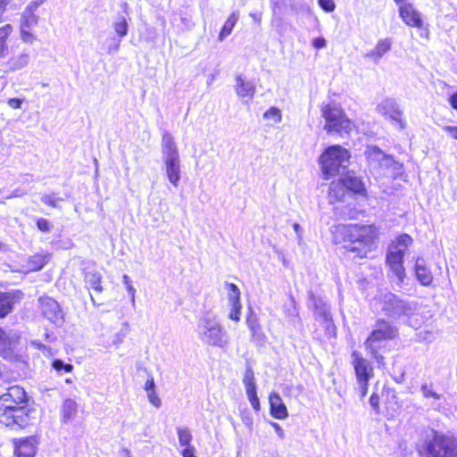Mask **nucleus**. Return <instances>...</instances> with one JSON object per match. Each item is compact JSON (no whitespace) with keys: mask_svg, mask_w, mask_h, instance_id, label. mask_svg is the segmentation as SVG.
Returning a JSON list of instances; mask_svg holds the SVG:
<instances>
[{"mask_svg":"<svg viewBox=\"0 0 457 457\" xmlns=\"http://www.w3.org/2000/svg\"><path fill=\"white\" fill-rule=\"evenodd\" d=\"M372 410L377 413L394 416L400 407L396 390L388 384H384L380 390L375 388L369 398Z\"/></svg>","mask_w":457,"mask_h":457,"instance_id":"obj_6","label":"nucleus"},{"mask_svg":"<svg viewBox=\"0 0 457 457\" xmlns=\"http://www.w3.org/2000/svg\"><path fill=\"white\" fill-rule=\"evenodd\" d=\"M320 6L326 12H333L336 4L333 0H318Z\"/></svg>","mask_w":457,"mask_h":457,"instance_id":"obj_42","label":"nucleus"},{"mask_svg":"<svg viewBox=\"0 0 457 457\" xmlns=\"http://www.w3.org/2000/svg\"><path fill=\"white\" fill-rule=\"evenodd\" d=\"M78 412V405L72 399H65L62 404L61 417L63 422L73 420Z\"/></svg>","mask_w":457,"mask_h":457,"instance_id":"obj_30","label":"nucleus"},{"mask_svg":"<svg viewBox=\"0 0 457 457\" xmlns=\"http://www.w3.org/2000/svg\"><path fill=\"white\" fill-rule=\"evenodd\" d=\"M346 189L343 185L341 178L331 182L328 189V197L330 202L336 203L343 201L345 196Z\"/></svg>","mask_w":457,"mask_h":457,"instance_id":"obj_28","label":"nucleus"},{"mask_svg":"<svg viewBox=\"0 0 457 457\" xmlns=\"http://www.w3.org/2000/svg\"><path fill=\"white\" fill-rule=\"evenodd\" d=\"M8 104L13 109H20L21 107L22 101L20 98H9L7 100Z\"/></svg>","mask_w":457,"mask_h":457,"instance_id":"obj_46","label":"nucleus"},{"mask_svg":"<svg viewBox=\"0 0 457 457\" xmlns=\"http://www.w3.org/2000/svg\"><path fill=\"white\" fill-rule=\"evenodd\" d=\"M299 227H300V226H299V224H297V223H295V224L294 225V228H295V230H297V229L299 228Z\"/></svg>","mask_w":457,"mask_h":457,"instance_id":"obj_54","label":"nucleus"},{"mask_svg":"<svg viewBox=\"0 0 457 457\" xmlns=\"http://www.w3.org/2000/svg\"><path fill=\"white\" fill-rule=\"evenodd\" d=\"M327 45V41L324 37H316V38H313L312 39V46L316 48V49H320V48H323L325 47Z\"/></svg>","mask_w":457,"mask_h":457,"instance_id":"obj_45","label":"nucleus"},{"mask_svg":"<svg viewBox=\"0 0 457 457\" xmlns=\"http://www.w3.org/2000/svg\"><path fill=\"white\" fill-rule=\"evenodd\" d=\"M398 11L399 16L406 26L417 29L423 27L422 14L412 4H402Z\"/></svg>","mask_w":457,"mask_h":457,"instance_id":"obj_15","label":"nucleus"},{"mask_svg":"<svg viewBox=\"0 0 457 457\" xmlns=\"http://www.w3.org/2000/svg\"><path fill=\"white\" fill-rule=\"evenodd\" d=\"M272 426L276 429V431H278V432L282 434L283 430H282L281 427L278 423H273Z\"/></svg>","mask_w":457,"mask_h":457,"instance_id":"obj_52","label":"nucleus"},{"mask_svg":"<svg viewBox=\"0 0 457 457\" xmlns=\"http://www.w3.org/2000/svg\"><path fill=\"white\" fill-rule=\"evenodd\" d=\"M12 339L10 337L4 329L0 327V349L4 350H10L12 345Z\"/></svg>","mask_w":457,"mask_h":457,"instance_id":"obj_38","label":"nucleus"},{"mask_svg":"<svg viewBox=\"0 0 457 457\" xmlns=\"http://www.w3.org/2000/svg\"><path fill=\"white\" fill-rule=\"evenodd\" d=\"M13 30V26L10 23L0 27V58H4L9 53L8 44Z\"/></svg>","mask_w":457,"mask_h":457,"instance_id":"obj_26","label":"nucleus"},{"mask_svg":"<svg viewBox=\"0 0 457 457\" xmlns=\"http://www.w3.org/2000/svg\"><path fill=\"white\" fill-rule=\"evenodd\" d=\"M445 131H446L453 139L457 140V126H445Z\"/></svg>","mask_w":457,"mask_h":457,"instance_id":"obj_48","label":"nucleus"},{"mask_svg":"<svg viewBox=\"0 0 457 457\" xmlns=\"http://www.w3.org/2000/svg\"><path fill=\"white\" fill-rule=\"evenodd\" d=\"M412 244L413 238L409 234L402 233L390 242L386 249L385 263L399 283H403L406 277L404 255Z\"/></svg>","mask_w":457,"mask_h":457,"instance_id":"obj_3","label":"nucleus"},{"mask_svg":"<svg viewBox=\"0 0 457 457\" xmlns=\"http://www.w3.org/2000/svg\"><path fill=\"white\" fill-rule=\"evenodd\" d=\"M382 309L388 316H401L405 314L408 307L398 295L388 293L384 295Z\"/></svg>","mask_w":457,"mask_h":457,"instance_id":"obj_16","label":"nucleus"},{"mask_svg":"<svg viewBox=\"0 0 457 457\" xmlns=\"http://www.w3.org/2000/svg\"><path fill=\"white\" fill-rule=\"evenodd\" d=\"M415 450L420 457H457V435L426 428L415 444Z\"/></svg>","mask_w":457,"mask_h":457,"instance_id":"obj_2","label":"nucleus"},{"mask_svg":"<svg viewBox=\"0 0 457 457\" xmlns=\"http://www.w3.org/2000/svg\"><path fill=\"white\" fill-rule=\"evenodd\" d=\"M51 366L53 369H54L57 372H71L74 369L73 365L71 363H64L61 359H54Z\"/></svg>","mask_w":457,"mask_h":457,"instance_id":"obj_35","label":"nucleus"},{"mask_svg":"<svg viewBox=\"0 0 457 457\" xmlns=\"http://www.w3.org/2000/svg\"><path fill=\"white\" fill-rule=\"evenodd\" d=\"M385 115L389 119L398 122L401 127L404 125V120L403 117V112L395 105L391 104L386 111Z\"/></svg>","mask_w":457,"mask_h":457,"instance_id":"obj_32","label":"nucleus"},{"mask_svg":"<svg viewBox=\"0 0 457 457\" xmlns=\"http://www.w3.org/2000/svg\"><path fill=\"white\" fill-rule=\"evenodd\" d=\"M353 358L351 364L353 369L360 399H364L369 392L370 381L374 378L372 363L357 350L351 353Z\"/></svg>","mask_w":457,"mask_h":457,"instance_id":"obj_7","label":"nucleus"},{"mask_svg":"<svg viewBox=\"0 0 457 457\" xmlns=\"http://www.w3.org/2000/svg\"><path fill=\"white\" fill-rule=\"evenodd\" d=\"M7 1L0 0V23L4 21V14L6 11Z\"/></svg>","mask_w":457,"mask_h":457,"instance_id":"obj_49","label":"nucleus"},{"mask_svg":"<svg viewBox=\"0 0 457 457\" xmlns=\"http://www.w3.org/2000/svg\"><path fill=\"white\" fill-rule=\"evenodd\" d=\"M15 303L13 293L0 291V319L5 318L12 312Z\"/></svg>","mask_w":457,"mask_h":457,"instance_id":"obj_25","label":"nucleus"},{"mask_svg":"<svg viewBox=\"0 0 457 457\" xmlns=\"http://www.w3.org/2000/svg\"><path fill=\"white\" fill-rule=\"evenodd\" d=\"M147 396H148V400L149 402L154 405L155 407H160L161 406V399L159 398L156 391H151V392H148L147 393Z\"/></svg>","mask_w":457,"mask_h":457,"instance_id":"obj_43","label":"nucleus"},{"mask_svg":"<svg viewBox=\"0 0 457 457\" xmlns=\"http://www.w3.org/2000/svg\"><path fill=\"white\" fill-rule=\"evenodd\" d=\"M229 302H240V290L235 283H227Z\"/></svg>","mask_w":457,"mask_h":457,"instance_id":"obj_37","label":"nucleus"},{"mask_svg":"<svg viewBox=\"0 0 457 457\" xmlns=\"http://www.w3.org/2000/svg\"><path fill=\"white\" fill-rule=\"evenodd\" d=\"M231 310L228 314V318L235 321H239L241 315V302H230Z\"/></svg>","mask_w":457,"mask_h":457,"instance_id":"obj_40","label":"nucleus"},{"mask_svg":"<svg viewBox=\"0 0 457 457\" xmlns=\"http://www.w3.org/2000/svg\"><path fill=\"white\" fill-rule=\"evenodd\" d=\"M330 232L335 245L361 259L375 249L381 234L375 223H339Z\"/></svg>","mask_w":457,"mask_h":457,"instance_id":"obj_1","label":"nucleus"},{"mask_svg":"<svg viewBox=\"0 0 457 457\" xmlns=\"http://www.w3.org/2000/svg\"><path fill=\"white\" fill-rule=\"evenodd\" d=\"M268 399L271 417L277 420H285L288 417L287 408L278 392H270Z\"/></svg>","mask_w":457,"mask_h":457,"instance_id":"obj_18","label":"nucleus"},{"mask_svg":"<svg viewBox=\"0 0 457 457\" xmlns=\"http://www.w3.org/2000/svg\"><path fill=\"white\" fill-rule=\"evenodd\" d=\"M235 91L241 98L251 100L255 94V87L249 81H245L241 75L236 77Z\"/></svg>","mask_w":457,"mask_h":457,"instance_id":"obj_24","label":"nucleus"},{"mask_svg":"<svg viewBox=\"0 0 457 457\" xmlns=\"http://www.w3.org/2000/svg\"><path fill=\"white\" fill-rule=\"evenodd\" d=\"M0 422L6 427L24 428L29 423V409L27 406L0 408Z\"/></svg>","mask_w":457,"mask_h":457,"instance_id":"obj_10","label":"nucleus"},{"mask_svg":"<svg viewBox=\"0 0 457 457\" xmlns=\"http://www.w3.org/2000/svg\"><path fill=\"white\" fill-rule=\"evenodd\" d=\"M113 28L115 32L120 37H122L128 33V22L124 17L120 18L113 24Z\"/></svg>","mask_w":457,"mask_h":457,"instance_id":"obj_36","label":"nucleus"},{"mask_svg":"<svg viewBox=\"0 0 457 457\" xmlns=\"http://www.w3.org/2000/svg\"><path fill=\"white\" fill-rule=\"evenodd\" d=\"M246 324L251 330L252 337L253 338H263L264 335L262 332L261 325L258 322L257 318L255 317H248L246 319Z\"/></svg>","mask_w":457,"mask_h":457,"instance_id":"obj_31","label":"nucleus"},{"mask_svg":"<svg viewBox=\"0 0 457 457\" xmlns=\"http://www.w3.org/2000/svg\"><path fill=\"white\" fill-rule=\"evenodd\" d=\"M15 457H35L39 439L37 436H28L12 440Z\"/></svg>","mask_w":457,"mask_h":457,"instance_id":"obj_13","label":"nucleus"},{"mask_svg":"<svg viewBox=\"0 0 457 457\" xmlns=\"http://www.w3.org/2000/svg\"><path fill=\"white\" fill-rule=\"evenodd\" d=\"M204 337L207 343L213 346L223 347L227 343L225 332L220 324L208 327L204 331Z\"/></svg>","mask_w":457,"mask_h":457,"instance_id":"obj_20","label":"nucleus"},{"mask_svg":"<svg viewBox=\"0 0 457 457\" xmlns=\"http://www.w3.org/2000/svg\"><path fill=\"white\" fill-rule=\"evenodd\" d=\"M350 157V152L340 145L328 146L319 158L325 179L337 175Z\"/></svg>","mask_w":457,"mask_h":457,"instance_id":"obj_8","label":"nucleus"},{"mask_svg":"<svg viewBox=\"0 0 457 457\" xmlns=\"http://www.w3.org/2000/svg\"><path fill=\"white\" fill-rule=\"evenodd\" d=\"M243 383L251 406L255 411H259L261 410V403L257 395L254 371L251 366L245 368Z\"/></svg>","mask_w":457,"mask_h":457,"instance_id":"obj_14","label":"nucleus"},{"mask_svg":"<svg viewBox=\"0 0 457 457\" xmlns=\"http://www.w3.org/2000/svg\"><path fill=\"white\" fill-rule=\"evenodd\" d=\"M391 38L380 39L376 44L375 47L367 54V56L374 61H378L391 49Z\"/></svg>","mask_w":457,"mask_h":457,"instance_id":"obj_27","label":"nucleus"},{"mask_svg":"<svg viewBox=\"0 0 457 457\" xmlns=\"http://www.w3.org/2000/svg\"><path fill=\"white\" fill-rule=\"evenodd\" d=\"M195 453V449L194 446L185 447L181 451V455H182V457H196Z\"/></svg>","mask_w":457,"mask_h":457,"instance_id":"obj_47","label":"nucleus"},{"mask_svg":"<svg viewBox=\"0 0 457 457\" xmlns=\"http://www.w3.org/2000/svg\"><path fill=\"white\" fill-rule=\"evenodd\" d=\"M162 152L168 179L170 183L177 186L180 179L179 153L172 137L168 133L162 136Z\"/></svg>","mask_w":457,"mask_h":457,"instance_id":"obj_9","label":"nucleus"},{"mask_svg":"<svg viewBox=\"0 0 457 457\" xmlns=\"http://www.w3.org/2000/svg\"><path fill=\"white\" fill-rule=\"evenodd\" d=\"M91 301H92L94 305H99L100 304L98 303H96V301H95V299H94V297L92 295H91Z\"/></svg>","mask_w":457,"mask_h":457,"instance_id":"obj_53","label":"nucleus"},{"mask_svg":"<svg viewBox=\"0 0 457 457\" xmlns=\"http://www.w3.org/2000/svg\"><path fill=\"white\" fill-rule=\"evenodd\" d=\"M62 199L60 197H57L56 195L54 193H52V194H47V195H44L42 197H41V201L46 205V206H49V207H52V208H56L58 207V203L61 201Z\"/></svg>","mask_w":457,"mask_h":457,"instance_id":"obj_39","label":"nucleus"},{"mask_svg":"<svg viewBox=\"0 0 457 457\" xmlns=\"http://www.w3.org/2000/svg\"><path fill=\"white\" fill-rule=\"evenodd\" d=\"M84 281L88 290H93L96 293H102L103 287V277L102 274L97 270H87L83 273Z\"/></svg>","mask_w":457,"mask_h":457,"instance_id":"obj_23","label":"nucleus"},{"mask_svg":"<svg viewBox=\"0 0 457 457\" xmlns=\"http://www.w3.org/2000/svg\"><path fill=\"white\" fill-rule=\"evenodd\" d=\"M263 118L278 123L282 119L281 111L278 107L271 106L263 113Z\"/></svg>","mask_w":457,"mask_h":457,"instance_id":"obj_34","label":"nucleus"},{"mask_svg":"<svg viewBox=\"0 0 457 457\" xmlns=\"http://www.w3.org/2000/svg\"><path fill=\"white\" fill-rule=\"evenodd\" d=\"M179 441L181 446L190 447L193 446L191 445L192 435L190 431L186 428H177Z\"/></svg>","mask_w":457,"mask_h":457,"instance_id":"obj_33","label":"nucleus"},{"mask_svg":"<svg viewBox=\"0 0 457 457\" xmlns=\"http://www.w3.org/2000/svg\"><path fill=\"white\" fill-rule=\"evenodd\" d=\"M51 253H35L29 255L26 260L28 272H36L42 270L50 261Z\"/></svg>","mask_w":457,"mask_h":457,"instance_id":"obj_21","label":"nucleus"},{"mask_svg":"<svg viewBox=\"0 0 457 457\" xmlns=\"http://www.w3.org/2000/svg\"><path fill=\"white\" fill-rule=\"evenodd\" d=\"M36 226L43 233H49L53 228L51 221L42 217L37 219Z\"/></svg>","mask_w":457,"mask_h":457,"instance_id":"obj_41","label":"nucleus"},{"mask_svg":"<svg viewBox=\"0 0 457 457\" xmlns=\"http://www.w3.org/2000/svg\"><path fill=\"white\" fill-rule=\"evenodd\" d=\"M239 14L237 12H232L228 16L224 24L222 25L220 32H219V40L222 41L225 37L229 36L235 28L237 22L238 21Z\"/></svg>","mask_w":457,"mask_h":457,"instance_id":"obj_29","label":"nucleus"},{"mask_svg":"<svg viewBox=\"0 0 457 457\" xmlns=\"http://www.w3.org/2000/svg\"><path fill=\"white\" fill-rule=\"evenodd\" d=\"M397 336L398 328L388 320L378 319L376 321L375 328L370 331L364 341V346L378 366L386 365V358L379 353L381 348L379 343L383 340H393Z\"/></svg>","mask_w":457,"mask_h":457,"instance_id":"obj_4","label":"nucleus"},{"mask_svg":"<svg viewBox=\"0 0 457 457\" xmlns=\"http://www.w3.org/2000/svg\"><path fill=\"white\" fill-rule=\"evenodd\" d=\"M448 101L452 108L457 111V91L450 96Z\"/></svg>","mask_w":457,"mask_h":457,"instance_id":"obj_50","label":"nucleus"},{"mask_svg":"<svg viewBox=\"0 0 457 457\" xmlns=\"http://www.w3.org/2000/svg\"><path fill=\"white\" fill-rule=\"evenodd\" d=\"M38 303L41 312L46 319L54 322L62 319V309L54 298L42 295L38 298Z\"/></svg>","mask_w":457,"mask_h":457,"instance_id":"obj_17","label":"nucleus"},{"mask_svg":"<svg viewBox=\"0 0 457 457\" xmlns=\"http://www.w3.org/2000/svg\"><path fill=\"white\" fill-rule=\"evenodd\" d=\"M28 396L23 387L20 386H9L5 393L0 395V408L27 406Z\"/></svg>","mask_w":457,"mask_h":457,"instance_id":"obj_12","label":"nucleus"},{"mask_svg":"<svg viewBox=\"0 0 457 457\" xmlns=\"http://www.w3.org/2000/svg\"><path fill=\"white\" fill-rule=\"evenodd\" d=\"M414 270L417 279L422 286L428 287L432 284L433 275L422 258H417Z\"/></svg>","mask_w":457,"mask_h":457,"instance_id":"obj_22","label":"nucleus"},{"mask_svg":"<svg viewBox=\"0 0 457 457\" xmlns=\"http://www.w3.org/2000/svg\"><path fill=\"white\" fill-rule=\"evenodd\" d=\"M144 389L148 393L155 390L154 378L153 376L148 377L146 379Z\"/></svg>","mask_w":457,"mask_h":457,"instance_id":"obj_44","label":"nucleus"},{"mask_svg":"<svg viewBox=\"0 0 457 457\" xmlns=\"http://www.w3.org/2000/svg\"><path fill=\"white\" fill-rule=\"evenodd\" d=\"M42 1L31 2L25 9L21 21L20 32L21 38L25 43H33L36 36L33 33V28L37 25L38 18L34 13L35 10Z\"/></svg>","mask_w":457,"mask_h":457,"instance_id":"obj_11","label":"nucleus"},{"mask_svg":"<svg viewBox=\"0 0 457 457\" xmlns=\"http://www.w3.org/2000/svg\"><path fill=\"white\" fill-rule=\"evenodd\" d=\"M394 2L398 5V10L402 4H408L409 3L404 2V0H394Z\"/></svg>","mask_w":457,"mask_h":457,"instance_id":"obj_51","label":"nucleus"},{"mask_svg":"<svg viewBox=\"0 0 457 457\" xmlns=\"http://www.w3.org/2000/svg\"><path fill=\"white\" fill-rule=\"evenodd\" d=\"M321 114L325 120L324 129L328 133L350 135L355 129L354 122L347 116L341 105L334 101L321 107Z\"/></svg>","mask_w":457,"mask_h":457,"instance_id":"obj_5","label":"nucleus"},{"mask_svg":"<svg viewBox=\"0 0 457 457\" xmlns=\"http://www.w3.org/2000/svg\"><path fill=\"white\" fill-rule=\"evenodd\" d=\"M341 180L346 191L353 195H367V189L361 177L346 172L341 177Z\"/></svg>","mask_w":457,"mask_h":457,"instance_id":"obj_19","label":"nucleus"}]
</instances>
